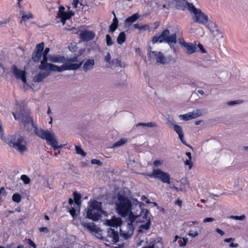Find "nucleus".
Returning <instances> with one entry per match:
<instances>
[{
  "instance_id": "nucleus-1",
  "label": "nucleus",
  "mask_w": 248,
  "mask_h": 248,
  "mask_svg": "<svg viewBox=\"0 0 248 248\" xmlns=\"http://www.w3.org/2000/svg\"><path fill=\"white\" fill-rule=\"evenodd\" d=\"M15 119L19 121L25 126L31 124L34 127V133L43 140H46L52 148L55 151L58 149H61L62 145H58V142L55 139L54 133L49 130H44L42 128H38L34 126L31 117H30L29 111L25 109L22 105H19L15 111L12 112Z\"/></svg>"
},
{
  "instance_id": "nucleus-2",
  "label": "nucleus",
  "mask_w": 248,
  "mask_h": 248,
  "mask_svg": "<svg viewBox=\"0 0 248 248\" xmlns=\"http://www.w3.org/2000/svg\"><path fill=\"white\" fill-rule=\"evenodd\" d=\"M2 123L0 120V136L1 139L11 147L14 148L20 153L27 151V143L25 138L18 134L10 136L7 139L3 137L4 132L2 128Z\"/></svg>"
},
{
  "instance_id": "nucleus-3",
  "label": "nucleus",
  "mask_w": 248,
  "mask_h": 248,
  "mask_svg": "<svg viewBox=\"0 0 248 248\" xmlns=\"http://www.w3.org/2000/svg\"><path fill=\"white\" fill-rule=\"evenodd\" d=\"M176 34L173 33L170 35V31L166 29L159 35H155L152 39L153 44H155L157 42L159 43L165 42L168 44L171 49L174 52L177 51V47L175 46L176 43Z\"/></svg>"
},
{
  "instance_id": "nucleus-4",
  "label": "nucleus",
  "mask_w": 248,
  "mask_h": 248,
  "mask_svg": "<svg viewBox=\"0 0 248 248\" xmlns=\"http://www.w3.org/2000/svg\"><path fill=\"white\" fill-rule=\"evenodd\" d=\"M132 205L131 201L127 197L118 195V200L116 202V209L122 217H125L129 215Z\"/></svg>"
},
{
  "instance_id": "nucleus-5",
  "label": "nucleus",
  "mask_w": 248,
  "mask_h": 248,
  "mask_svg": "<svg viewBox=\"0 0 248 248\" xmlns=\"http://www.w3.org/2000/svg\"><path fill=\"white\" fill-rule=\"evenodd\" d=\"M103 210L101 209V203L94 201L88 208L87 217L93 221H97L101 217Z\"/></svg>"
},
{
  "instance_id": "nucleus-6",
  "label": "nucleus",
  "mask_w": 248,
  "mask_h": 248,
  "mask_svg": "<svg viewBox=\"0 0 248 248\" xmlns=\"http://www.w3.org/2000/svg\"><path fill=\"white\" fill-rule=\"evenodd\" d=\"M190 13L193 14L192 19L194 22L205 25L208 22V17L201 9L196 8L193 4L190 5Z\"/></svg>"
},
{
  "instance_id": "nucleus-7",
  "label": "nucleus",
  "mask_w": 248,
  "mask_h": 248,
  "mask_svg": "<svg viewBox=\"0 0 248 248\" xmlns=\"http://www.w3.org/2000/svg\"><path fill=\"white\" fill-rule=\"evenodd\" d=\"M133 203L130 209L129 217V221L134 222V218L139 216L140 214L145 212V209L143 208L144 204L141 202H138L137 200L133 201Z\"/></svg>"
},
{
  "instance_id": "nucleus-8",
  "label": "nucleus",
  "mask_w": 248,
  "mask_h": 248,
  "mask_svg": "<svg viewBox=\"0 0 248 248\" xmlns=\"http://www.w3.org/2000/svg\"><path fill=\"white\" fill-rule=\"evenodd\" d=\"M148 175L151 177L157 178L164 183L170 184V174L160 169H154L152 173Z\"/></svg>"
},
{
  "instance_id": "nucleus-9",
  "label": "nucleus",
  "mask_w": 248,
  "mask_h": 248,
  "mask_svg": "<svg viewBox=\"0 0 248 248\" xmlns=\"http://www.w3.org/2000/svg\"><path fill=\"white\" fill-rule=\"evenodd\" d=\"M134 222L129 221L125 224H123L120 228L121 235L125 239H127L133 234L134 226L133 223Z\"/></svg>"
},
{
  "instance_id": "nucleus-10",
  "label": "nucleus",
  "mask_w": 248,
  "mask_h": 248,
  "mask_svg": "<svg viewBox=\"0 0 248 248\" xmlns=\"http://www.w3.org/2000/svg\"><path fill=\"white\" fill-rule=\"evenodd\" d=\"M83 61H80L79 63H68L66 61L65 62H62L63 64L61 66H55V72H62L66 70H76L78 69L82 65Z\"/></svg>"
},
{
  "instance_id": "nucleus-11",
  "label": "nucleus",
  "mask_w": 248,
  "mask_h": 248,
  "mask_svg": "<svg viewBox=\"0 0 248 248\" xmlns=\"http://www.w3.org/2000/svg\"><path fill=\"white\" fill-rule=\"evenodd\" d=\"M11 70L16 78L21 79L24 83L26 82V72L25 71L19 69L15 64L12 65Z\"/></svg>"
},
{
  "instance_id": "nucleus-12",
  "label": "nucleus",
  "mask_w": 248,
  "mask_h": 248,
  "mask_svg": "<svg viewBox=\"0 0 248 248\" xmlns=\"http://www.w3.org/2000/svg\"><path fill=\"white\" fill-rule=\"evenodd\" d=\"M119 239V234L117 231L111 228L108 229L106 240L107 242L116 243L118 242Z\"/></svg>"
},
{
  "instance_id": "nucleus-13",
  "label": "nucleus",
  "mask_w": 248,
  "mask_h": 248,
  "mask_svg": "<svg viewBox=\"0 0 248 248\" xmlns=\"http://www.w3.org/2000/svg\"><path fill=\"white\" fill-rule=\"evenodd\" d=\"M173 127L174 130L176 132V133L178 135L179 138L181 140V141L185 145L190 147L191 149H193V148L188 145L186 143V142L184 139V134L183 132V129L181 126L176 124H173L171 123Z\"/></svg>"
},
{
  "instance_id": "nucleus-14",
  "label": "nucleus",
  "mask_w": 248,
  "mask_h": 248,
  "mask_svg": "<svg viewBox=\"0 0 248 248\" xmlns=\"http://www.w3.org/2000/svg\"><path fill=\"white\" fill-rule=\"evenodd\" d=\"M175 1L176 7L177 9L182 10L184 11L187 8L188 11H190V5L193 4L191 3L188 2L186 0H174Z\"/></svg>"
},
{
  "instance_id": "nucleus-15",
  "label": "nucleus",
  "mask_w": 248,
  "mask_h": 248,
  "mask_svg": "<svg viewBox=\"0 0 248 248\" xmlns=\"http://www.w3.org/2000/svg\"><path fill=\"white\" fill-rule=\"evenodd\" d=\"M64 10L65 8L63 6H60L57 14L58 17L61 19V21L63 23L66 19H69L71 17V15H73V14L72 13H66L64 12Z\"/></svg>"
},
{
  "instance_id": "nucleus-16",
  "label": "nucleus",
  "mask_w": 248,
  "mask_h": 248,
  "mask_svg": "<svg viewBox=\"0 0 248 248\" xmlns=\"http://www.w3.org/2000/svg\"><path fill=\"white\" fill-rule=\"evenodd\" d=\"M95 34L93 32L89 31H82L80 33V38L85 41H88L94 38Z\"/></svg>"
},
{
  "instance_id": "nucleus-17",
  "label": "nucleus",
  "mask_w": 248,
  "mask_h": 248,
  "mask_svg": "<svg viewBox=\"0 0 248 248\" xmlns=\"http://www.w3.org/2000/svg\"><path fill=\"white\" fill-rule=\"evenodd\" d=\"M49 72H39L36 74L33 78V81L34 82H40L45 78L50 75Z\"/></svg>"
},
{
  "instance_id": "nucleus-18",
  "label": "nucleus",
  "mask_w": 248,
  "mask_h": 248,
  "mask_svg": "<svg viewBox=\"0 0 248 248\" xmlns=\"http://www.w3.org/2000/svg\"><path fill=\"white\" fill-rule=\"evenodd\" d=\"M55 66L56 65L51 63H45L44 64H40L38 66L39 69L41 70H45V72L53 71L55 72Z\"/></svg>"
},
{
  "instance_id": "nucleus-19",
  "label": "nucleus",
  "mask_w": 248,
  "mask_h": 248,
  "mask_svg": "<svg viewBox=\"0 0 248 248\" xmlns=\"http://www.w3.org/2000/svg\"><path fill=\"white\" fill-rule=\"evenodd\" d=\"M48 61L52 62H65L66 58L62 56L59 55H48Z\"/></svg>"
},
{
  "instance_id": "nucleus-20",
  "label": "nucleus",
  "mask_w": 248,
  "mask_h": 248,
  "mask_svg": "<svg viewBox=\"0 0 248 248\" xmlns=\"http://www.w3.org/2000/svg\"><path fill=\"white\" fill-rule=\"evenodd\" d=\"M149 211L147 209H145V212L143 213V214H140L139 217L137 215V217L134 218V222H136L137 223L138 222H144L145 221H147L148 216L149 215Z\"/></svg>"
},
{
  "instance_id": "nucleus-21",
  "label": "nucleus",
  "mask_w": 248,
  "mask_h": 248,
  "mask_svg": "<svg viewBox=\"0 0 248 248\" xmlns=\"http://www.w3.org/2000/svg\"><path fill=\"white\" fill-rule=\"evenodd\" d=\"M95 64L94 59H88L83 64L82 68L85 72L92 69Z\"/></svg>"
},
{
  "instance_id": "nucleus-22",
  "label": "nucleus",
  "mask_w": 248,
  "mask_h": 248,
  "mask_svg": "<svg viewBox=\"0 0 248 248\" xmlns=\"http://www.w3.org/2000/svg\"><path fill=\"white\" fill-rule=\"evenodd\" d=\"M81 225L88 230L92 232H97L98 229L93 222H87V221H82Z\"/></svg>"
},
{
  "instance_id": "nucleus-23",
  "label": "nucleus",
  "mask_w": 248,
  "mask_h": 248,
  "mask_svg": "<svg viewBox=\"0 0 248 248\" xmlns=\"http://www.w3.org/2000/svg\"><path fill=\"white\" fill-rule=\"evenodd\" d=\"M183 47L185 48L186 51L188 54L194 53L196 50V45L192 43H187Z\"/></svg>"
},
{
  "instance_id": "nucleus-24",
  "label": "nucleus",
  "mask_w": 248,
  "mask_h": 248,
  "mask_svg": "<svg viewBox=\"0 0 248 248\" xmlns=\"http://www.w3.org/2000/svg\"><path fill=\"white\" fill-rule=\"evenodd\" d=\"M107 223L110 226L118 227L121 225L122 221L120 218L113 217L111 220H107Z\"/></svg>"
},
{
  "instance_id": "nucleus-25",
  "label": "nucleus",
  "mask_w": 248,
  "mask_h": 248,
  "mask_svg": "<svg viewBox=\"0 0 248 248\" xmlns=\"http://www.w3.org/2000/svg\"><path fill=\"white\" fill-rule=\"evenodd\" d=\"M109 64L111 67L112 68L117 67H124L125 66V64L122 63L121 60L118 58L112 60Z\"/></svg>"
},
{
  "instance_id": "nucleus-26",
  "label": "nucleus",
  "mask_w": 248,
  "mask_h": 248,
  "mask_svg": "<svg viewBox=\"0 0 248 248\" xmlns=\"http://www.w3.org/2000/svg\"><path fill=\"white\" fill-rule=\"evenodd\" d=\"M151 225V220L150 217L147 220V221L144 224L140 225L139 227L138 232H142L143 230H148Z\"/></svg>"
},
{
  "instance_id": "nucleus-27",
  "label": "nucleus",
  "mask_w": 248,
  "mask_h": 248,
  "mask_svg": "<svg viewBox=\"0 0 248 248\" xmlns=\"http://www.w3.org/2000/svg\"><path fill=\"white\" fill-rule=\"evenodd\" d=\"M140 126L147 127H156L157 126V124L153 122H149L147 123H139L136 124L133 127V128L136 129L137 127Z\"/></svg>"
},
{
  "instance_id": "nucleus-28",
  "label": "nucleus",
  "mask_w": 248,
  "mask_h": 248,
  "mask_svg": "<svg viewBox=\"0 0 248 248\" xmlns=\"http://www.w3.org/2000/svg\"><path fill=\"white\" fill-rule=\"evenodd\" d=\"M118 27V20L116 16L113 19L111 24L109 26V31L113 33Z\"/></svg>"
},
{
  "instance_id": "nucleus-29",
  "label": "nucleus",
  "mask_w": 248,
  "mask_h": 248,
  "mask_svg": "<svg viewBox=\"0 0 248 248\" xmlns=\"http://www.w3.org/2000/svg\"><path fill=\"white\" fill-rule=\"evenodd\" d=\"M152 248H163V243L159 238H157L150 242Z\"/></svg>"
},
{
  "instance_id": "nucleus-30",
  "label": "nucleus",
  "mask_w": 248,
  "mask_h": 248,
  "mask_svg": "<svg viewBox=\"0 0 248 248\" xmlns=\"http://www.w3.org/2000/svg\"><path fill=\"white\" fill-rule=\"evenodd\" d=\"M42 56V53L34 51L32 54L31 59L35 62H39Z\"/></svg>"
},
{
  "instance_id": "nucleus-31",
  "label": "nucleus",
  "mask_w": 248,
  "mask_h": 248,
  "mask_svg": "<svg viewBox=\"0 0 248 248\" xmlns=\"http://www.w3.org/2000/svg\"><path fill=\"white\" fill-rule=\"evenodd\" d=\"M126 40V36L124 32L122 31L120 33L117 38V42L118 44L121 45Z\"/></svg>"
},
{
  "instance_id": "nucleus-32",
  "label": "nucleus",
  "mask_w": 248,
  "mask_h": 248,
  "mask_svg": "<svg viewBox=\"0 0 248 248\" xmlns=\"http://www.w3.org/2000/svg\"><path fill=\"white\" fill-rule=\"evenodd\" d=\"M73 197L75 203L79 206L81 203L80 200L81 197V195L77 191H75L73 193Z\"/></svg>"
},
{
  "instance_id": "nucleus-33",
  "label": "nucleus",
  "mask_w": 248,
  "mask_h": 248,
  "mask_svg": "<svg viewBox=\"0 0 248 248\" xmlns=\"http://www.w3.org/2000/svg\"><path fill=\"white\" fill-rule=\"evenodd\" d=\"M135 29L139 30L141 31H147L149 29V26L148 25H141L140 24H135L134 25Z\"/></svg>"
},
{
  "instance_id": "nucleus-34",
  "label": "nucleus",
  "mask_w": 248,
  "mask_h": 248,
  "mask_svg": "<svg viewBox=\"0 0 248 248\" xmlns=\"http://www.w3.org/2000/svg\"><path fill=\"white\" fill-rule=\"evenodd\" d=\"M189 113L191 119H195L202 115V110L201 109H196Z\"/></svg>"
},
{
  "instance_id": "nucleus-35",
  "label": "nucleus",
  "mask_w": 248,
  "mask_h": 248,
  "mask_svg": "<svg viewBox=\"0 0 248 248\" xmlns=\"http://www.w3.org/2000/svg\"><path fill=\"white\" fill-rule=\"evenodd\" d=\"M32 17V15L31 12H28V13H26L23 12L22 14V16L21 17V20L20 21V23H22V22H26L30 19Z\"/></svg>"
},
{
  "instance_id": "nucleus-36",
  "label": "nucleus",
  "mask_w": 248,
  "mask_h": 248,
  "mask_svg": "<svg viewBox=\"0 0 248 248\" xmlns=\"http://www.w3.org/2000/svg\"><path fill=\"white\" fill-rule=\"evenodd\" d=\"M210 32L214 36H217L220 39H222L223 37L222 32L217 27L214 30H211V31Z\"/></svg>"
},
{
  "instance_id": "nucleus-37",
  "label": "nucleus",
  "mask_w": 248,
  "mask_h": 248,
  "mask_svg": "<svg viewBox=\"0 0 248 248\" xmlns=\"http://www.w3.org/2000/svg\"><path fill=\"white\" fill-rule=\"evenodd\" d=\"M139 17V16L138 14H134L132 16L127 17L126 18L125 22L132 23L134 22Z\"/></svg>"
},
{
  "instance_id": "nucleus-38",
  "label": "nucleus",
  "mask_w": 248,
  "mask_h": 248,
  "mask_svg": "<svg viewBox=\"0 0 248 248\" xmlns=\"http://www.w3.org/2000/svg\"><path fill=\"white\" fill-rule=\"evenodd\" d=\"M165 58L163 54L161 52H158V54L156 58V62L157 63H159L161 64L165 63Z\"/></svg>"
},
{
  "instance_id": "nucleus-39",
  "label": "nucleus",
  "mask_w": 248,
  "mask_h": 248,
  "mask_svg": "<svg viewBox=\"0 0 248 248\" xmlns=\"http://www.w3.org/2000/svg\"><path fill=\"white\" fill-rule=\"evenodd\" d=\"M158 54V52H156L155 51H150L148 53V59L150 60H154L155 59H156Z\"/></svg>"
},
{
  "instance_id": "nucleus-40",
  "label": "nucleus",
  "mask_w": 248,
  "mask_h": 248,
  "mask_svg": "<svg viewBox=\"0 0 248 248\" xmlns=\"http://www.w3.org/2000/svg\"><path fill=\"white\" fill-rule=\"evenodd\" d=\"M127 142V140L125 139H121L120 140L115 142L113 145V147H118L121 146Z\"/></svg>"
},
{
  "instance_id": "nucleus-41",
  "label": "nucleus",
  "mask_w": 248,
  "mask_h": 248,
  "mask_svg": "<svg viewBox=\"0 0 248 248\" xmlns=\"http://www.w3.org/2000/svg\"><path fill=\"white\" fill-rule=\"evenodd\" d=\"M205 26L210 30V31H211V30H213L217 28V25L215 23L211 21H209L208 20V22Z\"/></svg>"
},
{
  "instance_id": "nucleus-42",
  "label": "nucleus",
  "mask_w": 248,
  "mask_h": 248,
  "mask_svg": "<svg viewBox=\"0 0 248 248\" xmlns=\"http://www.w3.org/2000/svg\"><path fill=\"white\" fill-rule=\"evenodd\" d=\"M44 48V44L43 42H42V43H39L36 45V47L34 49V51L42 53Z\"/></svg>"
},
{
  "instance_id": "nucleus-43",
  "label": "nucleus",
  "mask_w": 248,
  "mask_h": 248,
  "mask_svg": "<svg viewBox=\"0 0 248 248\" xmlns=\"http://www.w3.org/2000/svg\"><path fill=\"white\" fill-rule=\"evenodd\" d=\"M12 200L16 203H19L21 200V197L19 194L15 193L12 196Z\"/></svg>"
},
{
  "instance_id": "nucleus-44",
  "label": "nucleus",
  "mask_w": 248,
  "mask_h": 248,
  "mask_svg": "<svg viewBox=\"0 0 248 248\" xmlns=\"http://www.w3.org/2000/svg\"><path fill=\"white\" fill-rule=\"evenodd\" d=\"M75 150L76 151V153L77 154L83 156H85L86 153L85 152L82 150V149L79 146H75Z\"/></svg>"
},
{
  "instance_id": "nucleus-45",
  "label": "nucleus",
  "mask_w": 248,
  "mask_h": 248,
  "mask_svg": "<svg viewBox=\"0 0 248 248\" xmlns=\"http://www.w3.org/2000/svg\"><path fill=\"white\" fill-rule=\"evenodd\" d=\"M179 117L182 120L186 121L191 120V118L189 112L186 113L185 114L180 115L179 116Z\"/></svg>"
},
{
  "instance_id": "nucleus-46",
  "label": "nucleus",
  "mask_w": 248,
  "mask_h": 248,
  "mask_svg": "<svg viewBox=\"0 0 248 248\" xmlns=\"http://www.w3.org/2000/svg\"><path fill=\"white\" fill-rule=\"evenodd\" d=\"M230 218L235 220H244L246 219V217L245 215L240 216L232 215L230 217Z\"/></svg>"
},
{
  "instance_id": "nucleus-47",
  "label": "nucleus",
  "mask_w": 248,
  "mask_h": 248,
  "mask_svg": "<svg viewBox=\"0 0 248 248\" xmlns=\"http://www.w3.org/2000/svg\"><path fill=\"white\" fill-rule=\"evenodd\" d=\"M21 179L23 181L25 184H29L31 182L30 178L24 174L21 176Z\"/></svg>"
},
{
  "instance_id": "nucleus-48",
  "label": "nucleus",
  "mask_w": 248,
  "mask_h": 248,
  "mask_svg": "<svg viewBox=\"0 0 248 248\" xmlns=\"http://www.w3.org/2000/svg\"><path fill=\"white\" fill-rule=\"evenodd\" d=\"M106 43L108 46H111L113 45V42L111 39L110 36L109 34L106 35Z\"/></svg>"
},
{
  "instance_id": "nucleus-49",
  "label": "nucleus",
  "mask_w": 248,
  "mask_h": 248,
  "mask_svg": "<svg viewBox=\"0 0 248 248\" xmlns=\"http://www.w3.org/2000/svg\"><path fill=\"white\" fill-rule=\"evenodd\" d=\"M69 212L70 214V215L72 216V217H73V218L74 219H76L77 217V215L76 214V211L74 207H71L69 210Z\"/></svg>"
},
{
  "instance_id": "nucleus-50",
  "label": "nucleus",
  "mask_w": 248,
  "mask_h": 248,
  "mask_svg": "<svg viewBox=\"0 0 248 248\" xmlns=\"http://www.w3.org/2000/svg\"><path fill=\"white\" fill-rule=\"evenodd\" d=\"M78 55L77 56H74L73 58H71L70 59H66V61L68 63H72V62H78Z\"/></svg>"
},
{
  "instance_id": "nucleus-51",
  "label": "nucleus",
  "mask_w": 248,
  "mask_h": 248,
  "mask_svg": "<svg viewBox=\"0 0 248 248\" xmlns=\"http://www.w3.org/2000/svg\"><path fill=\"white\" fill-rule=\"evenodd\" d=\"M43 59L40 62V64H44L47 62L48 60V55L42 54Z\"/></svg>"
},
{
  "instance_id": "nucleus-52",
  "label": "nucleus",
  "mask_w": 248,
  "mask_h": 248,
  "mask_svg": "<svg viewBox=\"0 0 248 248\" xmlns=\"http://www.w3.org/2000/svg\"><path fill=\"white\" fill-rule=\"evenodd\" d=\"M240 103H241V101L238 100L236 101H229L227 103V104L229 106H233L236 104H238Z\"/></svg>"
},
{
  "instance_id": "nucleus-53",
  "label": "nucleus",
  "mask_w": 248,
  "mask_h": 248,
  "mask_svg": "<svg viewBox=\"0 0 248 248\" xmlns=\"http://www.w3.org/2000/svg\"><path fill=\"white\" fill-rule=\"evenodd\" d=\"M187 242V239L185 238H183L182 239H180V242H179L180 247H184L186 246Z\"/></svg>"
},
{
  "instance_id": "nucleus-54",
  "label": "nucleus",
  "mask_w": 248,
  "mask_h": 248,
  "mask_svg": "<svg viewBox=\"0 0 248 248\" xmlns=\"http://www.w3.org/2000/svg\"><path fill=\"white\" fill-rule=\"evenodd\" d=\"M198 234L199 233L197 231H195V232H193L191 230H190L189 232V233H188V235H189L190 236H191L193 238H194L196 236H197L198 235Z\"/></svg>"
},
{
  "instance_id": "nucleus-55",
  "label": "nucleus",
  "mask_w": 248,
  "mask_h": 248,
  "mask_svg": "<svg viewBox=\"0 0 248 248\" xmlns=\"http://www.w3.org/2000/svg\"><path fill=\"white\" fill-rule=\"evenodd\" d=\"M91 163L92 164H97L99 166H101L102 164V163L98 159H93L91 160Z\"/></svg>"
},
{
  "instance_id": "nucleus-56",
  "label": "nucleus",
  "mask_w": 248,
  "mask_h": 248,
  "mask_svg": "<svg viewBox=\"0 0 248 248\" xmlns=\"http://www.w3.org/2000/svg\"><path fill=\"white\" fill-rule=\"evenodd\" d=\"M111 59V55L109 52H107V55H106L105 57V60L107 62L110 63V62H111V61H110Z\"/></svg>"
},
{
  "instance_id": "nucleus-57",
  "label": "nucleus",
  "mask_w": 248,
  "mask_h": 248,
  "mask_svg": "<svg viewBox=\"0 0 248 248\" xmlns=\"http://www.w3.org/2000/svg\"><path fill=\"white\" fill-rule=\"evenodd\" d=\"M185 165L188 166L189 169H191L192 167V163L191 162V160H189V159H186L185 161Z\"/></svg>"
},
{
  "instance_id": "nucleus-58",
  "label": "nucleus",
  "mask_w": 248,
  "mask_h": 248,
  "mask_svg": "<svg viewBox=\"0 0 248 248\" xmlns=\"http://www.w3.org/2000/svg\"><path fill=\"white\" fill-rule=\"evenodd\" d=\"M68 48L71 52H74L76 51L77 46L76 45H74L71 44V45L69 46Z\"/></svg>"
},
{
  "instance_id": "nucleus-59",
  "label": "nucleus",
  "mask_w": 248,
  "mask_h": 248,
  "mask_svg": "<svg viewBox=\"0 0 248 248\" xmlns=\"http://www.w3.org/2000/svg\"><path fill=\"white\" fill-rule=\"evenodd\" d=\"M215 220V219L212 217H206L203 220L204 223L212 222Z\"/></svg>"
},
{
  "instance_id": "nucleus-60",
  "label": "nucleus",
  "mask_w": 248,
  "mask_h": 248,
  "mask_svg": "<svg viewBox=\"0 0 248 248\" xmlns=\"http://www.w3.org/2000/svg\"><path fill=\"white\" fill-rule=\"evenodd\" d=\"M79 4L81 6H83V5L79 2V0H74L73 1V5L74 7L77 8L78 7V4Z\"/></svg>"
},
{
  "instance_id": "nucleus-61",
  "label": "nucleus",
  "mask_w": 248,
  "mask_h": 248,
  "mask_svg": "<svg viewBox=\"0 0 248 248\" xmlns=\"http://www.w3.org/2000/svg\"><path fill=\"white\" fill-rule=\"evenodd\" d=\"M28 244L33 248H36V244L30 239L28 240Z\"/></svg>"
},
{
  "instance_id": "nucleus-62",
  "label": "nucleus",
  "mask_w": 248,
  "mask_h": 248,
  "mask_svg": "<svg viewBox=\"0 0 248 248\" xmlns=\"http://www.w3.org/2000/svg\"><path fill=\"white\" fill-rule=\"evenodd\" d=\"M179 43L183 47H184V46H185V44L187 43L185 41L183 38H180L179 40Z\"/></svg>"
},
{
  "instance_id": "nucleus-63",
  "label": "nucleus",
  "mask_w": 248,
  "mask_h": 248,
  "mask_svg": "<svg viewBox=\"0 0 248 248\" xmlns=\"http://www.w3.org/2000/svg\"><path fill=\"white\" fill-rule=\"evenodd\" d=\"M198 46L202 53L206 52L205 49L201 44H199Z\"/></svg>"
},
{
  "instance_id": "nucleus-64",
  "label": "nucleus",
  "mask_w": 248,
  "mask_h": 248,
  "mask_svg": "<svg viewBox=\"0 0 248 248\" xmlns=\"http://www.w3.org/2000/svg\"><path fill=\"white\" fill-rule=\"evenodd\" d=\"M39 231L40 232H44L47 233L48 232V230L46 227H41L39 228Z\"/></svg>"
}]
</instances>
